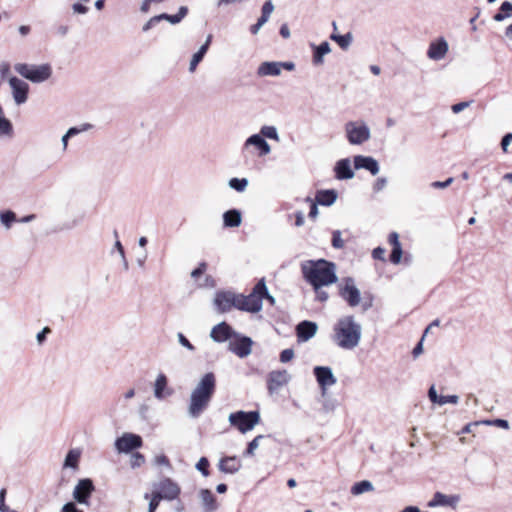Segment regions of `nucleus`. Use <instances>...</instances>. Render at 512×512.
I'll list each match as a JSON object with an SVG mask.
<instances>
[{"label": "nucleus", "mask_w": 512, "mask_h": 512, "mask_svg": "<svg viewBox=\"0 0 512 512\" xmlns=\"http://www.w3.org/2000/svg\"><path fill=\"white\" fill-rule=\"evenodd\" d=\"M218 469L225 474H236L242 468V462L236 456L222 457L218 462Z\"/></svg>", "instance_id": "nucleus-21"}, {"label": "nucleus", "mask_w": 512, "mask_h": 512, "mask_svg": "<svg viewBox=\"0 0 512 512\" xmlns=\"http://www.w3.org/2000/svg\"><path fill=\"white\" fill-rule=\"evenodd\" d=\"M51 332L49 327H44L40 332L37 333L36 339L38 344H42L46 340L47 334Z\"/></svg>", "instance_id": "nucleus-63"}, {"label": "nucleus", "mask_w": 512, "mask_h": 512, "mask_svg": "<svg viewBox=\"0 0 512 512\" xmlns=\"http://www.w3.org/2000/svg\"><path fill=\"white\" fill-rule=\"evenodd\" d=\"M14 69L19 75L32 83L45 82L52 76V67L48 63L41 65L17 63Z\"/></svg>", "instance_id": "nucleus-5"}, {"label": "nucleus", "mask_w": 512, "mask_h": 512, "mask_svg": "<svg viewBox=\"0 0 512 512\" xmlns=\"http://www.w3.org/2000/svg\"><path fill=\"white\" fill-rule=\"evenodd\" d=\"M448 52V43L441 37L437 41L431 42L427 51V56L435 61L441 60Z\"/></svg>", "instance_id": "nucleus-22"}, {"label": "nucleus", "mask_w": 512, "mask_h": 512, "mask_svg": "<svg viewBox=\"0 0 512 512\" xmlns=\"http://www.w3.org/2000/svg\"><path fill=\"white\" fill-rule=\"evenodd\" d=\"M281 74L280 62H263L257 69V75L264 76H279Z\"/></svg>", "instance_id": "nucleus-29"}, {"label": "nucleus", "mask_w": 512, "mask_h": 512, "mask_svg": "<svg viewBox=\"0 0 512 512\" xmlns=\"http://www.w3.org/2000/svg\"><path fill=\"white\" fill-rule=\"evenodd\" d=\"M338 197V193L334 189H322L316 192L315 201L321 205L329 207L333 205Z\"/></svg>", "instance_id": "nucleus-25"}, {"label": "nucleus", "mask_w": 512, "mask_h": 512, "mask_svg": "<svg viewBox=\"0 0 512 512\" xmlns=\"http://www.w3.org/2000/svg\"><path fill=\"white\" fill-rule=\"evenodd\" d=\"M472 102L473 101L471 100V101H463V102L456 103V104L452 105L451 110L455 114L460 113L465 108L469 107L472 104Z\"/></svg>", "instance_id": "nucleus-56"}, {"label": "nucleus", "mask_w": 512, "mask_h": 512, "mask_svg": "<svg viewBox=\"0 0 512 512\" xmlns=\"http://www.w3.org/2000/svg\"><path fill=\"white\" fill-rule=\"evenodd\" d=\"M342 233L340 230H334L332 232V247L335 249H342L344 247V241L341 237Z\"/></svg>", "instance_id": "nucleus-44"}, {"label": "nucleus", "mask_w": 512, "mask_h": 512, "mask_svg": "<svg viewBox=\"0 0 512 512\" xmlns=\"http://www.w3.org/2000/svg\"><path fill=\"white\" fill-rule=\"evenodd\" d=\"M16 220V214L11 210L2 211L0 213V221L7 228H9Z\"/></svg>", "instance_id": "nucleus-41"}, {"label": "nucleus", "mask_w": 512, "mask_h": 512, "mask_svg": "<svg viewBox=\"0 0 512 512\" xmlns=\"http://www.w3.org/2000/svg\"><path fill=\"white\" fill-rule=\"evenodd\" d=\"M301 270L304 279L314 289L332 285L338 280L336 264L325 259L307 260L302 263Z\"/></svg>", "instance_id": "nucleus-1"}, {"label": "nucleus", "mask_w": 512, "mask_h": 512, "mask_svg": "<svg viewBox=\"0 0 512 512\" xmlns=\"http://www.w3.org/2000/svg\"><path fill=\"white\" fill-rule=\"evenodd\" d=\"M318 330L316 322L303 320L296 326V336L298 342H307L313 338Z\"/></svg>", "instance_id": "nucleus-19"}, {"label": "nucleus", "mask_w": 512, "mask_h": 512, "mask_svg": "<svg viewBox=\"0 0 512 512\" xmlns=\"http://www.w3.org/2000/svg\"><path fill=\"white\" fill-rule=\"evenodd\" d=\"M61 512H83L77 507V503L74 501H70L65 503L62 508Z\"/></svg>", "instance_id": "nucleus-57"}, {"label": "nucleus", "mask_w": 512, "mask_h": 512, "mask_svg": "<svg viewBox=\"0 0 512 512\" xmlns=\"http://www.w3.org/2000/svg\"><path fill=\"white\" fill-rule=\"evenodd\" d=\"M81 452L78 449H71L65 456L63 468L77 469Z\"/></svg>", "instance_id": "nucleus-31"}, {"label": "nucleus", "mask_w": 512, "mask_h": 512, "mask_svg": "<svg viewBox=\"0 0 512 512\" xmlns=\"http://www.w3.org/2000/svg\"><path fill=\"white\" fill-rule=\"evenodd\" d=\"M267 294V285L265 279H260L253 287L249 295L238 294V310L257 313L263 306V295Z\"/></svg>", "instance_id": "nucleus-4"}, {"label": "nucleus", "mask_w": 512, "mask_h": 512, "mask_svg": "<svg viewBox=\"0 0 512 512\" xmlns=\"http://www.w3.org/2000/svg\"><path fill=\"white\" fill-rule=\"evenodd\" d=\"M242 215L237 209H230L223 214V224L225 227L235 228L241 225Z\"/></svg>", "instance_id": "nucleus-30"}, {"label": "nucleus", "mask_w": 512, "mask_h": 512, "mask_svg": "<svg viewBox=\"0 0 512 512\" xmlns=\"http://www.w3.org/2000/svg\"><path fill=\"white\" fill-rule=\"evenodd\" d=\"M153 491L159 494L162 500L173 501L180 495V486L169 477H165L158 482L153 483Z\"/></svg>", "instance_id": "nucleus-8"}, {"label": "nucleus", "mask_w": 512, "mask_h": 512, "mask_svg": "<svg viewBox=\"0 0 512 512\" xmlns=\"http://www.w3.org/2000/svg\"><path fill=\"white\" fill-rule=\"evenodd\" d=\"M264 438V435L256 436L251 442L248 443V446L244 452L245 456L254 455V451L259 447V442Z\"/></svg>", "instance_id": "nucleus-42"}, {"label": "nucleus", "mask_w": 512, "mask_h": 512, "mask_svg": "<svg viewBox=\"0 0 512 512\" xmlns=\"http://www.w3.org/2000/svg\"><path fill=\"white\" fill-rule=\"evenodd\" d=\"M454 182L453 177L447 178L445 181H433L430 183V187L433 189H445Z\"/></svg>", "instance_id": "nucleus-48"}, {"label": "nucleus", "mask_w": 512, "mask_h": 512, "mask_svg": "<svg viewBox=\"0 0 512 512\" xmlns=\"http://www.w3.org/2000/svg\"><path fill=\"white\" fill-rule=\"evenodd\" d=\"M354 167L356 170L365 169L372 175H377L380 170L379 163L375 158L363 155H356L354 157Z\"/></svg>", "instance_id": "nucleus-20"}, {"label": "nucleus", "mask_w": 512, "mask_h": 512, "mask_svg": "<svg viewBox=\"0 0 512 512\" xmlns=\"http://www.w3.org/2000/svg\"><path fill=\"white\" fill-rule=\"evenodd\" d=\"M168 380L165 374H158L154 383V396L158 400H162L173 394V390L167 387Z\"/></svg>", "instance_id": "nucleus-23"}, {"label": "nucleus", "mask_w": 512, "mask_h": 512, "mask_svg": "<svg viewBox=\"0 0 512 512\" xmlns=\"http://www.w3.org/2000/svg\"><path fill=\"white\" fill-rule=\"evenodd\" d=\"M511 16H512V3L509 1H504L500 5L498 12L493 16V20L496 22H502Z\"/></svg>", "instance_id": "nucleus-33"}, {"label": "nucleus", "mask_w": 512, "mask_h": 512, "mask_svg": "<svg viewBox=\"0 0 512 512\" xmlns=\"http://www.w3.org/2000/svg\"><path fill=\"white\" fill-rule=\"evenodd\" d=\"M255 146L259 150L261 156L267 155L271 151V147L263 136L260 134H253L245 141V146Z\"/></svg>", "instance_id": "nucleus-26"}, {"label": "nucleus", "mask_w": 512, "mask_h": 512, "mask_svg": "<svg viewBox=\"0 0 512 512\" xmlns=\"http://www.w3.org/2000/svg\"><path fill=\"white\" fill-rule=\"evenodd\" d=\"M313 49L312 62L314 65H322L324 63V56L331 52L330 44L327 41L319 45L311 44Z\"/></svg>", "instance_id": "nucleus-28"}, {"label": "nucleus", "mask_w": 512, "mask_h": 512, "mask_svg": "<svg viewBox=\"0 0 512 512\" xmlns=\"http://www.w3.org/2000/svg\"><path fill=\"white\" fill-rule=\"evenodd\" d=\"M12 95L15 103L21 105L28 99L29 85L23 80L13 76L9 79Z\"/></svg>", "instance_id": "nucleus-16"}, {"label": "nucleus", "mask_w": 512, "mask_h": 512, "mask_svg": "<svg viewBox=\"0 0 512 512\" xmlns=\"http://www.w3.org/2000/svg\"><path fill=\"white\" fill-rule=\"evenodd\" d=\"M294 357V350L291 349V348H288V349H284L283 351H281L280 353V361L282 363H287L289 362L290 360H292Z\"/></svg>", "instance_id": "nucleus-54"}, {"label": "nucleus", "mask_w": 512, "mask_h": 512, "mask_svg": "<svg viewBox=\"0 0 512 512\" xmlns=\"http://www.w3.org/2000/svg\"><path fill=\"white\" fill-rule=\"evenodd\" d=\"M460 495L452 494L446 495L442 492H435L432 499L428 502V507H451L452 509H456L460 502Z\"/></svg>", "instance_id": "nucleus-15"}, {"label": "nucleus", "mask_w": 512, "mask_h": 512, "mask_svg": "<svg viewBox=\"0 0 512 512\" xmlns=\"http://www.w3.org/2000/svg\"><path fill=\"white\" fill-rule=\"evenodd\" d=\"M428 397H429V400L432 402V403H436V404H439V398L440 396L437 394V391L435 389V386L432 385L429 390H428Z\"/></svg>", "instance_id": "nucleus-62"}, {"label": "nucleus", "mask_w": 512, "mask_h": 512, "mask_svg": "<svg viewBox=\"0 0 512 512\" xmlns=\"http://www.w3.org/2000/svg\"><path fill=\"white\" fill-rule=\"evenodd\" d=\"M236 336L238 333L225 321L215 325L210 332L211 339L217 343H223Z\"/></svg>", "instance_id": "nucleus-17"}, {"label": "nucleus", "mask_w": 512, "mask_h": 512, "mask_svg": "<svg viewBox=\"0 0 512 512\" xmlns=\"http://www.w3.org/2000/svg\"><path fill=\"white\" fill-rule=\"evenodd\" d=\"M439 400H440L439 405H445L447 403L457 404L459 401V397L457 395H448V396L441 395Z\"/></svg>", "instance_id": "nucleus-55"}, {"label": "nucleus", "mask_w": 512, "mask_h": 512, "mask_svg": "<svg viewBox=\"0 0 512 512\" xmlns=\"http://www.w3.org/2000/svg\"><path fill=\"white\" fill-rule=\"evenodd\" d=\"M306 202L310 203V211H309V217L311 219H315L318 216L319 209H318V203L314 200H312L310 197H306Z\"/></svg>", "instance_id": "nucleus-51"}, {"label": "nucleus", "mask_w": 512, "mask_h": 512, "mask_svg": "<svg viewBox=\"0 0 512 512\" xmlns=\"http://www.w3.org/2000/svg\"><path fill=\"white\" fill-rule=\"evenodd\" d=\"M234 338V341L229 342L228 349L240 358L249 356L252 351V339L248 336H242L239 333L238 336Z\"/></svg>", "instance_id": "nucleus-13"}, {"label": "nucleus", "mask_w": 512, "mask_h": 512, "mask_svg": "<svg viewBox=\"0 0 512 512\" xmlns=\"http://www.w3.org/2000/svg\"><path fill=\"white\" fill-rule=\"evenodd\" d=\"M177 338L181 346L185 347L191 352L195 351V346L186 338L183 333L179 332L177 334Z\"/></svg>", "instance_id": "nucleus-49"}, {"label": "nucleus", "mask_w": 512, "mask_h": 512, "mask_svg": "<svg viewBox=\"0 0 512 512\" xmlns=\"http://www.w3.org/2000/svg\"><path fill=\"white\" fill-rule=\"evenodd\" d=\"M206 268H207V264L205 262H201L199 263L198 267H196L192 272H191V277L194 278V279H197L198 277H200L202 274H204V272L206 271Z\"/></svg>", "instance_id": "nucleus-58"}, {"label": "nucleus", "mask_w": 512, "mask_h": 512, "mask_svg": "<svg viewBox=\"0 0 512 512\" xmlns=\"http://www.w3.org/2000/svg\"><path fill=\"white\" fill-rule=\"evenodd\" d=\"M90 128H92V125L89 124V123H85L83 124L80 128L78 127H70L68 130H67V134L70 136V137H73L81 132H85L87 130H89Z\"/></svg>", "instance_id": "nucleus-50"}, {"label": "nucleus", "mask_w": 512, "mask_h": 512, "mask_svg": "<svg viewBox=\"0 0 512 512\" xmlns=\"http://www.w3.org/2000/svg\"><path fill=\"white\" fill-rule=\"evenodd\" d=\"M386 185H387V179L385 177H380L375 181L373 190L375 192H380L381 190H383L386 187Z\"/></svg>", "instance_id": "nucleus-61"}, {"label": "nucleus", "mask_w": 512, "mask_h": 512, "mask_svg": "<svg viewBox=\"0 0 512 512\" xmlns=\"http://www.w3.org/2000/svg\"><path fill=\"white\" fill-rule=\"evenodd\" d=\"M335 177L338 180H349L354 177V171L348 158L341 159L336 162L334 167Z\"/></svg>", "instance_id": "nucleus-24"}, {"label": "nucleus", "mask_w": 512, "mask_h": 512, "mask_svg": "<svg viewBox=\"0 0 512 512\" xmlns=\"http://www.w3.org/2000/svg\"><path fill=\"white\" fill-rule=\"evenodd\" d=\"M188 11L187 6H180L176 14H169L168 22L172 25L180 23L187 16Z\"/></svg>", "instance_id": "nucleus-38"}, {"label": "nucleus", "mask_w": 512, "mask_h": 512, "mask_svg": "<svg viewBox=\"0 0 512 512\" xmlns=\"http://www.w3.org/2000/svg\"><path fill=\"white\" fill-rule=\"evenodd\" d=\"M5 497H6V489L5 488H2L0 490V512H17L16 510H12L10 509L6 504H5Z\"/></svg>", "instance_id": "nucleus-52"}, {"label": "nucleus", "mask_w": 512, "mask_h": 512, "mask_svg": "<svg viewBox=\"0 0 512 512\" xmlns=\"http://www.w3.org/2000/svg\"><path fill=\"white\" fill-rule=\"evenodd\" d=\"M94 491L95 485L92 479H79L72 493L74 502L80 505L90 506V499Z\"/></svg>", "instance_id": "nucleus-9"}, {"label": "nucleus", "mask_w": 512, "mask_h": 512, "mask_svg": "<svg viewBox=\"0 0 512 512\" xmlns=\"http://www.w3.org/2000/svg\"><path fill=\"white\" fill-rule=\"evenodd\" d=\"M237 302L238 294L231 291H218L213 300L214 306L219 313L229 312L232 308L237 309V306H239Z\"/></svg>", "instance_id": "nucleus-10"}, {"label": "nucleus", "mask_w": 512, "mask_h": 512, "mask_svg": "<svg viewBox=\"0 0 512 512\" xmlns=\"http://www.w3.org/2000/svg\"><path fill=\"white\" fill-rule=\"evenodd\" d=\"M339 295L350 307H356L361 301L360 291L355 286L354 279L351 277L345 279V285L339 289Z\"/></svg>", "instance_id": "nucleus-12"}, {"label": "nucleus", "mask_w": 512, "mask_h": 512, "mask_svg": "<svg viewBox=\"0 0 512 512\" xmlns=\"http://www.w3.org/2000/svg\"><path fill=\"white\" fill-rule=\"evenodd\" d=\"M211 41H212V35H208L205 42L200 46V48L198 49V51L196 53L200 54V56H202L204 58L205 54L207 53V51L209 49Z\"/></svg>", "instance_id": "nucleus-59"}, {"label": "nucleus", "mask_w": 512, "mask_h": 512, "mask_svg": "<svg viewBox=\"0 0 512 512\" xmlns=\"http://www.w3.org/2000/svg\"><path fill=\"white\" fill-rule=\"evenodd\" d=\"M290 375L286 370H274L268 374L267 389L270 395L276 393L281 387L290 381Z\"/></svg>", "instance_id": "nucleus-14"}, {"label": "nucleus", "mask_w": 512, "mask_h": 512, "mask_svg": "<svg viewBox=\"0 0 512 512\" xmlns=\"http://www.w3.org/2000/svg\"><path fill=\"white\" fill-rule=\"evenodd\" d=\"M13 132L12 122L5 117L4 111H2L0 113V137H12Z\"/></svg>", "instance_id": "nucleus-35"}, {"label": "nucleus", "mask_w": 512, "mask_h": 512, "mask_svg": "<svg viewBox=\"0 0 512 512\" xmlns=\"http://www.w3.org/2000/svg\"><path fill=\"white\" fill-rule=\"evenodd\" d=\"M196 469L207 477L209 475V460L206 457H201L196 464Z\"/></svg>", "instance_id": "nucleus-45"}, {"label": "nucleus", "mask_w": 512, "mask_h": 512, "mask_svg": "<svg viewBox=\"0 0 512 512\" xmlns=\"http://www.w3.org/2000/svg\"><path fill=\"white\" fill-rule=\"evenodd\" d=\"M203 60V57L200 54L194 53L189 64V72H195L198 64Z\"/></svg>", "instance_id": "nucleus-53"}, {"label": "nucleus", "mask_w": 512, "mask_h": 512, "mask_svg": "<svg viewBox=\"0 0 512 512\" xmlns=\"http://www.w3.org/2000/svg\"><path fill=\"white\" fill-rule=\"evenodd\" d=\"M486 425H494L496 427L502 428V429H509L510 425L509 422L505 419H494V420H485L482 422Z\"/></svg>", "instance_id": "nucleus-47"}, {"label": "nucleus", "mask_w": 512, "mask_h": 512, "mask_svg": "<svg viewBox=\"0 0 512 512\" xmlns=\"http://www.w3.org/2000/svg\"><path fill=\"white\" fill-rule=\"evenodd\" d=\"M402 246L392 247V251L390 253V261L393 264H399L402 258Z\"/></svg>", "instance_id": "nucleus-46"}, {"label": "nucleus", "mask_w": 512, "mask_h": 512, "mask_svg": "<svg viewBox=\"0 0 512 512\" xmlns=\"http://www.w3.org/2000/svg\"><path fill=\"white\" fill-rule=\"evenodd\" d=\"M199 498L201 500L205 512H214L218 508L216 497L209 489H201L199 491Z\"/></svg>", "instance_id": "nucleus-27"}, {"label": "nucleus", "mask_w": 512, "mask_h": 512, "mask_svg": "<svg viewBox=\"0 0 512 512\" xmlns=\"http://www.w3.org/2000/svg\"><path fill=\"white\" fill-rule=\"evenodd\" d=\"M229 423L236 427L241 433H246L252 430L260 421V414L258 411H237L233 412L228 417Z\"/></svg>", "instance_id": "nucleus-6"}, {"label": "nucleus", "mask_w": 512, "mask_h": 512, "mask_svg": "<svg viewBox=\"0 0 512 512\" xmlns=\"http://www.w3.org/2000/svg\"><path fill=\"white\" fill-rule=\"evenodd\" d=\"M373 490H374V486H373V484L370 481L362 480V481L356 482L351 487V494H353V495H360V494H363L365 492H370V491H373Z\"/></svg>", "instance_id": "nucleus-36"}, {"label": "nucleus", "mask_w": 512, "mask_h": 512, "mask_svg": "<svg viewBox=\"0 0 512 512\" xmlns=\"http://www.w3.org/2000/svg\"><path fill=\"white\" fill-rule=\"evenodd\" d=\"M313 373L318 385L323 391L337 382L332 369L328 366H316L313 369Z\"/></svg>", "instance_id": "nucleus-18"}, {"label": "nucleus", "mask_w": 512, "mask_h": 512, "mask_svg": "<svg viewBox=\"0 0 512 512\" xmlns=\"http://www.w3.org/2000/svg\"><path fill=\"white\" fill-rule=\"evenodd\" d=\"M260 135L264 138L279 141L278 131L275 126H263L260 130Z\"/></svg>", "instance_id": "nucleus-40"}, {"label": "nucleus", "mask_w": 512, "mask_h": 512, "mask_svg": "<svg viewBox=\"0 0 512 512\" xmlns=\"http://www.w3.org/2000/svg\"><path fill=\"white\" fill-rule=\"evenodd\" d=\"M330 39L332 41H335L340 46L341 49L347 50L352 44L353 35L351 32H348L344 35L337 34L334 32L330 35Z\"/></svg>", "instance_id": "nucleus-32"}, {"label": "nucleus", "mask_w": 512, "mask_h": 512, "mask_svg": "<svg viewBox=\"0 0 512 512\" xmlns=\"http://www.w3.org/2000/svg\"><path fill=\"white\" fill-rule=\"evenodd\" d=\"M211 41H212V35H208L205 42L200 46V48L198 49V51L196 53L200 54V56H202L204 58L205 54L207 53V51L209 49Z\"/></svg>", "instance_id": "nucleus-60"}, {"label": "nucleus", "mask_w": 512, "mask_h": 512, "mask_svg": "<svg viewBox=\"0 0 512 512\" xmlns=\"http://www.w3.org/2000/svg\"><path fill=\"white\" fill-rule=\"evenodd\" d=\"M216 390V378L214 373L208 372L201 377L190 395L188 415L198 418L208 407Z\"/></svg>", "instance_id": "nucleus-2"}, {"label": "nucleus", "mask_w": 512, "mask_h": 512, "mask_svg": "<svg viewBox=\"0 0 512 512\" xmlns=\"http://www.w3.org/2000/svg\"><path fill=\"white\" fill-rule=\"evenodd\" d=\"M145 463V457L140 452H134L130 458V466L135 469L141 467Z\"/></svg>", "instance_id": "nucleus-43"}, {"label": "nucleus", "mask_w": 512, "mask_h": 512, "mask_svg": "<svg viewBox=\"0 0 512 512\" xmlns=\"http://www.w3.org/2000/svg\"><path fill=\"white\" fill-rule=\"evenodd\" d=\"M144 498L150 499L148 504V512H155L159 506L160 501L162 500L161 496L159 494H155L154 492L151 494L145 493Z\"/></svg>", "instance_id": "nucleus-39"}, {"label": "nucleus", "mask_w": 512, "mask_h": 512, "mask_svg": "<svg viewBox=\"0 0 512 512\" xmlns=\"http://www.w3.org/2000/svg\"><path fill=\"white\" fill-rule=\"evenodd\" d=\"M362 336L361 324L353 315H346L338 319L333 327V342L340 348L352 350L360 343Z\"/></svg>", "instance_id": "nucleus-3"}, {"label": "nucleus", "mask_w": 512, "mask_h": 512, "mask_svg": "<svg viewBox=\"0 0 512 512\" xmlns=\"http://www.w3.org/2000/svg\"><path fill=\"white\" fill-rule=\"evenodd\" d=\"M345 133L348 142L352 145H361L371 137L370 128L365 122H347L345 124Z\"/></svg>", "instance_id": "nucleus-7"}, {"label": "nucleus", "mask_w": 512, "mask_h": 512, "mask_svg": "<svg viewBox=\"0 0 512 512\" xmlns=\"http://www.w3.org/2000/svg\"><path fill=\"white\" fill-rule=\"evenodd\" d=\"M274 4L272 0H267L261 8V16L258 18L257 23L261 26L267 23L270 18V15L274 11Z\"/></svg>", "instance_id": "nucleus-34"}, {"label": "nucleus", "mask_w": 512, "mask_h": 512, "mask_svg": "<svg viewBox=\"0 0 512 512\" xmlns=\"http://www.w3.org/2000/svg\"><path fill=\"white\" fill-rule=\"evenodd\" d=\"M249 181L247 178H231L228 182V185L231 189L237 192H243L247 188Z\"/></svg>", "instance_id": "nucleus-37"}, {"label": "nucleus", "mask_w": 512, "mask_h": 512, "mask_svg": "<svg viewBox=\"0 0 512 512\" xmlns=\"http://www.w3.org/2000/svg\"><path fill=\"white\" fill-rule=\"evenodd\" d=\"M143 441L140 435L134 433H124L115 441V449L119 453H130L135 449L142 447Z\"/></svg>", "instance_id": "nucleus-11"}, {"label": "nucleus", "mask_w": 512, "mask_h": 512, "mask_svg": "<svg viewBox=\"0 0 512 512\" xmlns=\"http://www.w3.org/2000/svg\"><path fill=\"white\" fill-rule=\"evenodd\" d=\"M512 141V133H507L501 140V148L504 152H507V148Z\"/></svg>", "instance_id": "nucleus-64"}]
</instances>
